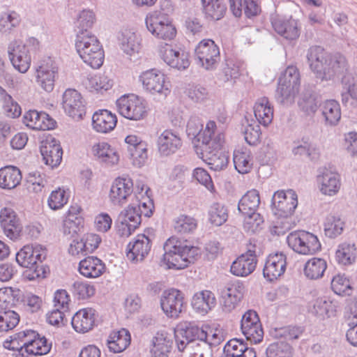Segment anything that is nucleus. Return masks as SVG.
I'll use <instances>...</instances> for the list:
<instances>
[{
	"mask_svg": "<svg viewBox=\"0 0 357 357\" xmlns=\"http://www.w3.org/2000/svg\"><path fill=\"white\" fill-rule=\"evenodd\" d=\"M287 257L282 252L270 254L263 269L264 277L272 282L280 278L286 271Z\"/></svg>",
	"mask_w": 357,
	"mask_h": 357,
	"instance_id": "412c9836",
	"label": "nucleus"
},
{
	"mask_svg": "<svg viewBox=\"0 0 357 357\" xmlns=\"http://www.w3.org/2000/svg\"><path fill=\"white\" fill-rule=\"evenodd\" d=\"M204 152L205 153L203 155L204 160L211 169L220 171L227 166L229 156L227 153L223 149V146L205 149Z\"/></svg>",
	"mask_w": 357,
	"mask_h": 357,
	"instance_id": "ea45409f",
	"label": "nucleus"
},
{
	"mask_svg": "<svg viewBox=\"0 0 357 357\" xmlns=\"http://www.w3.org/2000/svg\"><path fill=\"white\" fill-rule=\"evenodd\" d=\"M62 107L65 113L76 121L82 119L86 113V101L75 89H68L64 91Z\"/></svg>",
	"mask_w": 357,
	"mask_h": 357,
	"instance_id": "2eb2a0df",
	"label": "nucleus"
},
{
	"mask_svg": "<svg viewBox=\"0 0 357 357\" xmlns=\"http://www.w3.org/2000/svg\"><path fill=\"white\" fill-rule=\"evenodd\" d=\"M331 288L337 295H349L352 291L350 280L343 274L335 275L331 280Z\"/></svg>",
	"mask_w": 357,
	"mask_h": 357,
	"instance_id": "0e129e2a",
	"label": "nucleus"
},
{
	"mask_svg": "<svg viewBox=\"0 0 357 357\" xmlns=\"http://www.w3.org/2000/svg\"><path fill=\"white\" fill-rule=\"evenodd\" d=\"M162 59L168 66L178 70H185L190 65V53L184 49L171 45L164 48Z\"/></svg>",
	"mask_w": 357,
	"mask_h": 357,
	"instance_id": "4be33fe9",
	"label": "nucleus"
},
{
	"mask_svg": "<svg viewBox=\"0 0 357 357\" xmlns=\"http://www.w3.org/2000/svg\"><path fill=\"white\" fill-rule=\"evenodd\" d=\"M96 291L94 284L88 281L77 280L73 284L72 294L78 301H86L93 297Z\"/></svg>",
	"mask_w": 357,
	"mask_h": 357,
	"instance_id": "864d4df0",
	"label": "nucleus"
},
{
	"mask_svg": "<svg viewBox=\"0 0 357 357\" xmlns=\"http://www.w3.org/2000/svg\"><path fill=\"white\" fill-rule=\"evenodd\" d=\"M117 116L108 109H98L92 116L93 129L99 133L112 131L117 124Z\"/></svg>",
	"mask_w": 357,
	"mask_h": 357,
	"instance_id": "7c9ffc66",
	"label": "nucleus"
},
{
	"mask_svg": "<svg viewBox=\"0 0 357 357\" xmlns=\"http://www.w3.org/2000/svg\"><path fill=\"white\" fill-rule=\"evenodd\" d=\"M106 270L105 263L95 256H88L81 260L78 265L79 273L86 278H98Z\"/></svg>",
	"mask_w": 357,
	"mask_h": 357,
	"instance_id": "72a5a7b5",
	"label": "nucleus"
},
{
	"mask_svg": "<svg viewBox=\"0 0 357 357\" xmlns=\"http://www.w3.org/2000/svg\"><path fill=\"white\" fill-rule=\"evenodd\" d=\"M216 128L215 122L214 121H208L205 128L198 133V140L207 146L206 149L223 146L225 135L222 133H218L215 135Z\"/></svg>",
	"mask_w": 357,
	"mask_h": 357,
	"instance_id": "e433bc0d",
	"label": "nucleus"
},
{
	"mask_svg": "<svg viewBox=\"0 0 357 357\" xmlns=\"http://www.w3.org/2000/svg\"><path fill=\"white\" fill-rule=\"evenodd\" d=\"M39 47L38 40L34 38L25 42L15 41L9 50V59L15 69L21 73H26L31 63L30 52L38 50Z\"/></svg>",
	"mask_w": 357,
	"mask_h": 357,
	"instance_id": "423d86ee",
	"label": "nucleus"
},
{
	"mask_svg": "<svg viewBox=\"0 0 357 357\" xmlns=\"http://www.w3.org/2000/svg\"><path fill=\"white\" fill-rule=\"evenodd\" d=\"M150 190L142 185L141 191L135 193V197L138 202V209L139 214L145 217H150L153 214L154 208L153 200L149 195Z\"/></svg>",
	"mask_w": 357,
	"mask_h": 357,
	"instance_id": "603ef678",
	"label": "nucleus"
},
{
	"mask_svg": "<svg viewBox=\"0 0 357 357\" xmlns=\"http://www.w3.org/2000/svg\"><path fill=\"white\" fill-rule=\"evenodd\" d=\"M216 299L214 294L209 290H202L194 294L192 307L197 312L205 314L215 307Z\"/></svg>",
	"mask_w": 357,
	"mask_h": 357,
	"instance_id": "a19ab883",
	"label": "nucleus"
},
{
	"mask_svg": "<svg viewBox=\"0 0 357 357\" xmlns=\"http://www.w3.org/2000/svg\"><path fill=\"white\" fill-rule=\"evenodd\" d=\"M322 114L330 125L337 124L341 118L340 104L333 100H326L322 105Z\"/></svg>",
	"mask_w": 357,
	"mask_h": 357,
	"instance_id": "4d7b16f0",
	"label": "nucleus"
},
{
	"mask_svg": "<svg viewBox=\"0 0 357 357\" xmlns=\"http://www.w3.org/2000/svg\"><path fill=\"white\" fill-rule=\"evenodd\" d=\"M174 230L181 234H188L194 231L197 227V220L187 215H181L174 220Z\"/></svg>",
	"mask_w": 357,
	"mask_h": 357,
	"instance_id": "052dcab7",
	"label": "nucleus"
},
{
	"mask_svg": "<svg viewBox=\"0 0 357 357\" xmlns=\"http://www.w3.org/2000/svg\"><path fill=\"white\" fill-rule=\"evenodd\" d=\"M20 291L12 287L0 289V308H6L9 305H15L18 301Z\"/></svg>",
	"mask_w": 357,
	"mask_h": 357,
	"instance_id": "338daca9",
	"label": "nucleus"
},
{
	"mask_svg": "<svg viewBox=\"0 0 357 357\" xmlns=\"http://www.w3.org/2000/svg\"><path fill=\"white\" fill-rule=\"evenodd\" d=\"M342 146L352 157H357V132L351 131L344 135Z\"/></svg>",
	"mask_w": 357,
	"mask_h": 357,
	"instance_id": "774afa93",
	"label": "nucleus"
},
{
	"mask_svg": "<svg viewBox=\"0 0 357 357\" xmlns=\"http://www.w3.org/2000/svg\"><path fill=\"white\" fill-rule=\"evenodd\" d=\"M271 24L274 31L287 40H295L300 36L298 22L291 16L275 15L271 18Z\"/></svg>",
	"mask_w": 357,
	"mask_h": 357,
	"instance_id": "aec40b11",
	"label": "nucleus"
},
{
	"mask_svg": "<svg viewBox=\"0 0 357 357\" xmlns=\"http://www.w3.org/2000/svg\"><path fill=\"white\" fill-rule=\"evenodd\" d=\"M319 188L321 194L326 196H335L342 186L340 175L334 171L325 170L317 177Z\"/></svg>",
	"mask_w": 357,
	"mask_h": 357,
	"instance_id": "c756f323",
	"label": "nucleus"
},
{
	"mask_svg": "<svg viewBox=\"0 0 357 357\" xmlns=\"http://www.w3.org/2000/svg\"><path fill=\"white\" fill-rule=\"evenodd\" d=\"M144 90L152 95L167 96L171 92V82L161 70L152 68L141 73L139 77Z\"/></svg>",
	"mask_w": 357,
	"mask_h": 357,
	"instance_id": "6e6552de",
	"label": "nucleus"
},
{
	"mask_svg": "<svg viewBox=\"0 0 357 357\" xmlns=\"http://www.w3.org/2000/svg\"><path fill=\"white\" fill-rule=\"evenodd\" d=\"M326 268L327 263L324 259L312 257L306 261L303 273L307 278L317 280L323 277Z\"/></svg>",
	"mask_w": 357,
	"mask_h": 357,
	"instance_id": "8fccbe9b",
	"label": "nucleus"
},
{
	"mask_svg": "<svg viewBox=\"0 0 357 357\" xmlns=\"http://www.w3.org/2000/svg\"><path fill=\"white\" fill-rule=\"evenodd\" d=\"M164 248L162 261L169 269H183L199 255L197 247L188 245L175 237L168 238Z\"/></svg>",
	"mask_w": 357,
	"mask_h": 357,
	"instance_id": "f03ea898",
	"label": "nucleus"
},
{
	"mask_svg": "<svg viewBox=\"0 0 357 357\" xmlns=\"http://www.w3.org/2000/svg\"><path fill=\"white\" fill-rule=\"evenodd\" d=\"M344 225V222L340 217L328 216L324 224L325 235L329 238L336 237L342 232Z\"/></svg>",
	"mask_w": 357,
	"mask_h": 357,
	"instance_id": "680f3d73",
	"label": "nucleus"
},
{
	"mask_svg": "<svg viewBox=\"0 0 357 357\" xmlns=\"http://www.w3.org/2000/svg\"><path fill=\"white\" fill-rule=\"evenodd\" d=\"M205 14L211 20H218L225 13V5L220 0H202Z\"/></svg>",
	"mask_w": 357,
	"mask_h": 357,
	"instance_id": "bf43d9fd",
	"label": "nucleus"
},
{
	"mask_svg": "<svg viewBox=\"0 0 357 357\" xmlns=\"http://www.w3.org/2000/svg\"><path fill=\"white\" fill-rule=\"evenodd\" d=\"M81 211L82 208L77 204L69 207L62 225V231L65 236L73 237L82 230L84 220L79 215Z\"/></svg>",
	"mask_w": 357,
	"mask_h": 357,
	"instance_id": "393cba45",
	"label": "nucleus"
},
{
	"mask_svg": "<svg viewBox=\"0 0 357 357\" xmlns=\"http://www.w3.org/2000/svg\"><path fill=\"white\" fill-rule=\"evenodd\" d=\"M228 218L227 208L219 203L213 204L208 211V220L214 226L224 224Z\"/></svg>",
	"mask_w": 357,
	"mask_h": 357,
	"instance_id": "e2e57ef3",
	"label": "nucleus"
},
{
	"mask_svg": "<svg viewBox=\"0 0 357 357\" xmlns=\"http://www.w3.org/2000/svg\"><path fill=\"white\" fill-rule=\"evenodd\" d=\"M298 206V195L293 190H280L274 192L271 208L273 213L280 218L292 215Z\"/></svg>",
	"mask_w": 357,
	"mask_h": 357,
	"instance_id": "9b49d317",
	"label": "nucleus"
},
{
	"mask_svg": "<svg viewBox=\"0 0 357 357\" xmlns=\"http://www.w3.org/2000/svg\"><path fill=\"white\" fill-rule=\"evenodd\" d=\"M348 63L344 55L340 53H335L328 55V60L321 80H330L336 75L342 73L347 70Z\"/></svg>",
	"mask_w": 357,
	"mask_h": 357,
	"instance_id": "58836bf2",
	"label": "nucleus"
},
{
	"mask_svg": "<svg viewBox=\"0 0 357 357\" xmlns=\"http://www.w3.org/2000/svg\"><path fill=\"white\" fill-rule=\"evenodd\" d=\"M233 160L235 169L240 174L249 173L253 166L252 158L250 152L246 148H238L234 152Z\"/></svg>",
	"mask_w": 357,
	"mask_h": 357,
	"instance_id": "de8ad7c7",
	"label": "nucleus"
},
{
	"mask_svg": "<svg viewBox=\"0 0 357 357\" xmlns=\"http://www.w3.org/2000/svg\"><path fill=\"white\" fill-rule=\"evenodd\" d=\"M146 29L158 40H173L177 35V29L173 20L159 10L149 13L145 18Z\"/></svg>",
	"mask_w": 357,
	"mask_h": 357,
	"instance_id": "20e7f679",
	"label": "nucleus"
},
{
	"mask_svg": "<svg viewBox=\"0 0 357 357\" xmlns=\"http://www.w3.org/2000/svg\"><path fill=\"white\" fill-rule=\"evenodd\" d=\"M91 153L98 161L109 166L116 165L120 160L117 148L106 142L94 144L91 147Z\"/></svg>",
	"mask_w": 357,
	"mask_h": 357,
	"instance_id": "bb28decb",
	"label": "nucleus"
},
{
	"mask_svg": "<svg viewBox=\"0 0 357 357\" xmlns=\"http://www.w3.org/2000/svg\"><path fill=\"white\" fill-rule=\"evenodd\" d=\"M255 116L264 126L269 125L273 119V106L266 97L259 98L255 103Z\"/></svg>",
	"mask_w": 357,
	"mask_h": 357,
	"instance_id": "c03bdc74",
	"label": "nucleus"
},
{
	"mask_svg": "<svg viewBox=\"0 0 357 357\" xmlns=\"http://www.w3.org/2000/svg\"><path fill=\"white\" fill-rule=\"evenodd\" d=\"M131 336L130 332L121 328L118 331H113L110 333L107 344L109 351L114 353L123 351L130 344Z\"/></svg>",
	"mask_w": 357,
	"mask_h": 357,
	"instance_id": "79ce46f5",
	"label": "nucleus"
},
{
	"mask_svg": "<svg viewBox=\"0 0 357 357\" xmlns=\"http://www.w3.org/2000/svg\"><path fill=\"white\" fill-rule=\"evenodd\" d=\"M141 214L137 208L128 206L121 214L119 234L122 237L130 236L141 223Z\"/></svg>",
	"mask_w": 357,
	"mask_h": 357,
	"instance_id": "2f4dec72",
	"label": "nucleus"
},
{
	"mask_svg": "<svg viewBox=\"0 0 357 357\" xmlns=\"http://www.w3.org/2000/svg\"><path fill=\"white\" fill-rule=\"evenodd\" d=\"M301 75L294 66H288L280 75L276 93L283 103H291L299 95Z\"/></svg>",
	"mask_w": 357,
	"mask_h": 357,
	"instance_id": "39448f33",
	"label": "nucleus"
},
{
	"mask_svg": "<svg viewBox=\"0 0 357 357\" xmlns=\"http://www.w3.org/2000/svg\"><path fill=\"white\" fill-rule=\"evenodd\" d=\"M59 75V63L55 57L44 56L36 68V81L45 91L51 92L54 88Z\"/></svg>",
	"mask_w": 357,
	"mask_h": 357,
	"instance_id": "9d476101",
	"label": "nucleus"
},
{
	"mask_svg": "<svg viewBox=\"0 0 357 357\" xmlns=\"http://www.w3.org/2000/svg\"><path fill=\"white\" fill-rule=\"evenodd\" d=\"M40 152L45 164L52 167H57L62 160L63 150L55 139L43 142Z\"/></svg>",
	"mask_w": 357,
	"mask_h": 357,
	"instance_id": "c9c22d12",
	"label": "nucleus"
},
{
	"mask_svg": "<svg viewBox=\"0 0 357 357\" xmlns=\"http://www.w3.org/2000/svg\"><path fill=\"white\" fill-rule=\"evenodd\" d=\"M127 151L134 165L141 167L148 158V144L142 137L130 134L126 137Z\"/></svg>",
	"mask_w": 357,
	"mask_h": 357,
	"instance_id": "a211bd4d",
	"label": "nucleus"
},
{
	"mask_svg": "<svg viewBox=\"0 0 357 357\" xmlns=\"http://www.w3.org/2000/svg\"><path fill=\"white\" fill-rule=\"evenodd\" d=\"M76 50L84 63L93 68H99L103 64L105 52L96 36L81 33L75 43Z\"/></svg>",
	"mask_w": 357,
	"mask_h": 357,
	"instance_id": "7ed1b4c3",
	"label": "nucleus"
},
{
	"mask_svg": "<svg viewBox=\"0 0 357 357\" xmlns=\"http://www.w3.org/2000/svg\"><path fill=\"white\" fill-rule=\"evenodd\" d=\"M20 321V315L14 310L0 312V332L13 330Z\"/></svg>",
	"mask_w": 357,
	"mask_h": 357,
	"instance_id": "69168bd1",
	"label": "nucleus"
},
{
	"mask_svg": "<svg viewBox=\"0 0 357 357\" xmlns=\"http://www.w3.org/2000/svg\"><path fill=\"white\" fill-rule=\"evenodd\" d=\"M260 204L259 193L256 190L248 191L238 203V210L243 213H253Z\"/></svg>",
	"mask_w": 357,
	"mask_h": 357,
	"instance_id": "3c124183",
	"label": "nucleus"
},
{
	"mask_svg": "<svg viewBox=\"0 0 357 357\" xmlns=\"http://www.w3.org/2000/svg\"><path fill=\"white\" fill-rule=\"evenodd\" d=\"M96 319V310L91 307H84L75 312L71 324L76 332L85 333L93 328Z\"/></svg>",
	"mask_w": 357,
	"mask_h": 357,
	"instance_id": "c85d7f7f",
	"label": "nucleus"
},
{
	"mask_svg": "<svg viewBox=\"0 0 357 357\" xmlns=\"http://www.w3.org/2000/svg\"><path fill=\"white\" fill-rule=\"evenodd\" d=\"M195 53L202 66L212 69L220 59L218 46L211 39H203L195 47Z\"/></svg>",
	"mask_w": 357,
	"mask_h": 357,
	"instance_id": "f3484780",
	"label": "nucleus"
},
{
	"mask_svg": "<svg viewBox=\"0 0 357 357\" xmlns=\"http://www.w3.org/2000/svg\"><path fill=\"white\" fill-rule=\"evenodd\" d=\"M241 328L246 339L255 344L259 343L264 337V330L257 313L247 311L241 319Z\"/></svg>",
	"mask_w": 357,
	"mask_h": 357,
	"instance_id": "dca6fc26",
	"label": "nucleus"
},
{
	"mask_svg": "<svg viewBox=\"0 0 357 357\" xmlns=\"http://www.w3.org/2000/svg\"><path fill=\"white\" fill-rule=\"evenodd\" d=\"M356 259V249L354 245L342 243L335 252V259L340 265L349 266Z\"/></svg>",
	"mask_w": 357,
	"mask_h": 357,
	"instance_id": "5fc2aeb1",
	"label": "nucleus"
},
{
	"mask_svg": "<svg viewBox=\"0 0 357 357\" xmlns=\"http://www.w3.org/2000/svg\"><path fill=\"white\" fill-rule=\"evenodd\" d=\"M257 257L251 254H241L231 264L230 272L238 277H246L256 268Z\"/></svg>",
	"mask_w": 357,
	"mask_h": 357,
	"instance_id": "f704fd0d",
	"label": "nucleus"
},
{
	"mask_svg": "<svg viewBox=\"0 0 357 357\" xmlns=\"http://www.w3.org/2000/svg\"><path fill=\"white\" fill-rule=\"evenodd\" d=\"M23 123L28 128L36 130H53L56 126V121L48 114L34 109L25 112Z\"/></svg>",
	"mask_w": 357,
	"mask_h": 357,
	"instance_id": "5701e85b",
	"label": "nucleus"
},
{
	"mask_svg": "<svg viewBox=\"0 0 357 357\" xmlns=\"http://www.w3.org/2000/svg\"><path fill=\"white\" fill-rule=\"evenodd\" d=\"M172 341L167 332L160 331L152 340L151 352L154 357H167L170 353Z\"/></svg>",
	"mask_w": 357,
	"mask_h": 357,
	"instance_id": "49530a36",
	"label": "nucleus"
},
{
	"mask_svg": "<svg viewBox=\"0 0 357 357\" xmlns=\"http://www.w3.org/2000/svg\"><path fill=\"white\" fill-rule=\"evenodd\" d=\"M0 225L3 234L10 240H16L20 236L22 225L13 208L4 207L1 209Z\"/></svg>",
	"mask_w": 357,
	"mask_h": 357,
	"instance_id": "6ab92c4d",
	"label": "nucleus"
},
{
	"mask_svg": "<svg viewBox=\"0 0 357 357\" xmlns=\"http://www.w3.org/2000/svg\"><path fill=\"white\" fill-rule=\"evenodd\" d=\"M151 249V241L144 234H138L133 242L128 245L126 256L132 261L143 260L149 253Z\"/></svg>",
	"mask_w": 357,
	"mask_h": 357,
	"instance_id": "473e14b6",
	"label": "nucleus"
},
{
	"mask_svg": "<svg viewBox=\"0 0 357 357\" xmlns=\"http://www.w3.org/2000/svg\"><path fill=\"white\" fill-rule=\"evenodd\" d=\"M160 307L167 317L179 318L186 308L184 294L174 288L164 291L160 298Z\"/></svg>",
	"mask_w": 357,
	"mask_h": 357,
	"instance_id": "f8f14e48",
	"label": "nucleus"
},
{
	"mask_svg": "<svg viewBox=\"0 0 357 357\" xmlns=\"http://www.w3.org/2000/svg\"><path fill=\"white\" fill-rule=\"evenodd\" d=\"M287 241L295 252L304 255H314L321 248L317 236L304 230L291 232L287 236Z\"/></svg>",
	"mask_w": 357,
	"mask_h": 357,
	"instance_id": "1a4fd4ad",
	"label": "nucleus"
},
{
	"mask_svg": "<svg viewBox=\"0 0 357 357\" xmlns=\"http://www.w3.org/2000/svg\"><path fill=\"white\" fill-rule=\"evenodd\" d=\"M245 292L244 284L236 281L229 284L222 291L221 303L226 311L234 310L243 299Z\"/></svg>",
	"mask_w": 357,
	"mask_h": 357,
	"instance_id": "a878e982",
	"label": "nucleus"
},
{
	"mask_svg": "<svg viewBox=\"0 0 357 357\" xmlns=\"http://www.w3.org/2000/svg\"><path fill=\"white\" fill-rule=\"evenodd\" d=\"M248 350H255L248 347L247 344L242 340L233 338L229 340L224 347L223 357H239L244 355Z\"/></svg>",
	"mask_w": 357,
	"mask_h": 357,
	"instance_id": "13d9d810",
	"label": "nucleus"
},
{
	"mask_svg": "<svg viewBox=\"0 0 357 357\" xmlns=\"http://www.w3.org/2000/svg\"><path fill=\"white\" fill-rule=\"evenodd\" d=\"M132 192V181L128 178L118 177L111 185L109 197L114 204L123 205L128 202Z\"/></svg>",
	"mask_w": 357,
	"mask_h": 357,
	"instance_id": "b1692460",
	"label": "nucleus"
},
{
	"mask_svg": "<svg viewBox=\"0 0 357 357\" xmlns=\"http://www.w3.org/2000/svg\"><path fill=\"white\" fill-rule=\"evenodd\" d=\"M183 144L180 135L172 130H164L158 137L157 147L159 153L165 156L175 153Z\"/></svg>",
	"mask_w": 357,
	"mask_h": 357,
	"instance_id": "cd10ccee",
	"label": "nucleus"
},
{
	"mask_svg": "<svg viewBox=\"0 0 357 357\" xmlns=\"http://www.w3.org/2000/svg\"><path fill=\"white\" fill-rule=\"evenodd\" d=\"M20 337L22 342H24V353L26 354V357L45 355L51 350L52 343H49L45 336L34 331L20 332Z\"/></svg>",
	"mask_w": 357,
	"mask_h": 357,
	"instance_id": "4468645a",
	"label": "nucleus"
},
{
	"mask_svg": "<svg viewBox=\"0 0 357 357\" xmlns=\"http://www.w3.org/2000/svg\"><path fill=\"white\" fill-rule=\"evenodd\" d=\"M114 85L113 79L105 74L97 73L89 77L85 86L89 91L103 94L110 90Z\"/></svg>",
	"mask_w": 357,
	"mask_h": 357,
	"instance_id": "a18cd8bd",
	"label": "nucleus"
},
{
	"mask_svg": "<svg viewBox=\"0 0 357 357\" xmlns=\"http://www.w3.org/2000/svg\"><path fill=\"white\" fill-rule=\"evenodd\" d=\"M46 256L47 250L40 245H25L17 252V262L20 266L26 268L23 273L24 279L32 281L47 277L50 269L42 264Z\"/></svg>",
	"mask_w": 357,
	"mask_h": 357,
	"instance_id": "f257e3e1",
	"label": "nucleus"
},
{
	"mask_svg": "<svg viewBox=\"0 0 357 357\" xmlns=\"http://www.w3.org/2000/svg\"><path fill=\"white\" fill-rule=\"evenodd\" d=\"M116 105L119 114L130 121H140L148 115L145 100L133 93L121 96L116 100Z\"/></svg>",
	"mask_w": 357,
	"mask_h": 357,
	"instance_id": "0eeeda50",
	"label": "nucleus"
},
{
	"mask_svg": "<svg viewBox=\"0 0 357 357\" xmlns=\"http://www.w3.org/2000/svg\"><path fill=\"white\" fill-rule=\"evenodd\" d=\"M185 333L190 340L204 342L210 347H216L225 340L223 333L215 324H204L201 327L191 326L187 327Z\"/></svg>",
	"mask_w": 357,
	"mask_h": 357,
	"instance_id": "ddd939ff",
	"label": "nucleus"
},
{
	"mask_svg": "<svg viewBox=\"0 0 357 357\" xmlns=\"http://www.w3.org/2000/svg\"><path fill=\"white\" fill-rule=\"evenodd\" d=\"M121 48L128 54L138 52L141 48V39L137 34L131 29H125L119 37Z\"/></svg>",
	"mask_w": 357,
	"mask_h": 357,
	"instance_id": "09e8293b",
	"label": "nucleus"
},
{
	"mask_svg": "<svg viewBox=\"0 0 357 357\" xmlns=\"http://www.w3.org/2000/svg\"><path fill=\"white\" fill-rule=\"evenodd\" d=\"M21 171L17 167L8 165L0 169V188L12 190L21 183Z\"/></svg>",
	"mask_w": 357,
	"mask_h": 357,
	"instance_id": "37998d69",
	"label": "nucleus"
},
{
	"mask_svg": "<svg viewBox=\"0 0 357 357\" xmlns=\"http://www.w3.org/2000/svg\"><path fill=\"white\" fill-rule=\"evenodd\" d=\"M70 192L68 189L58 188L52 191L47 199L48 206L54 211L63 208L68 202Z\"/></svg>",
	"mask_w": 357,
	"mask_h": 357,
	"instance_id": "6e6d98bb",
	"label": "nucleus"
},
{
	"mask_svg": "<svg viewBox=\"0 0 357 357\" xmlns=\"http://www.w3.org/2000/svg\"><path fill=\"white\" fill-rule=\"evenodd\" d=\"M328 52L319 46L312 47L309 50L307 59L310 67L317 77L321 80L328 63Z\"/></svg>",
	"mask_w": 357,
	"mask_h": 357,
	"instance_id": "4c0bfd02",
	"label": "nucleus"
}]
</instances>
